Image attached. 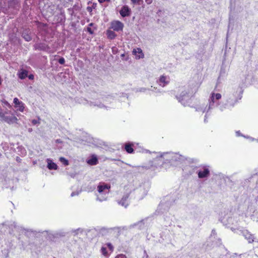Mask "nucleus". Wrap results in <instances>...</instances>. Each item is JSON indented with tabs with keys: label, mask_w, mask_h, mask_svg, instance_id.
<instances>
[{
	"label": "nucleus",
	"mask_w": 258,
	"mask_h": 258,
	"mask_svg": "<svg viewBox=\"0 0 258 258\" xmlns=\"http://www.w3.org/2000/svg\"><path fill=\"white\" fill-rule=\"evenodd\" d=\"M119 14L122 18L127 17L131 16L132 11L127 5H124L120 10Z\"/></svg>",
	"instance_id": "nucleus-23"
},
{
	"label": "nucleus",
	"mask_w": 258,
	"mask_h": 258,
	"mask_svg": "<svg viewBox=\"0 0 258 258\" xmlns=\"http://www.w3.org/2000/svg\"><path fill=\"white\" fill-rule=\"evenodd\" d=\"M95 189V187H90V189H89V191H92L94 189Z\"/></svg>",
	"instance_id": "nucleus-64"
},
{
	"label": "nucleus",
	"mask_w": 258,
	"mask_h": 258,
	"mask_svg": "<svg viewBox=\"0 0 258 258\" xmlns=\"http://www.w3.org/2000/svg\"><path fill=\"white\" fill-rule=\"evenodd\" d=\"M81 140V143L84 145L90 146L96 144L95 139L87 133L83 134Z\"/></svg>",
	"instance_id": "nucleus-15"
},
{
	"label": "nucleus",
	"mask_w": 258,
	"mask_h": 258,
	"mask_svg": "<svg viewBox=\"0 0 258 258\" xmlns=\"http://www.w3.org/2000/svg\"><path fill=\"white\" fill-rule=\"evenodd\" d=\"M257 198L258 195L255 196L253 199H251L250 201H248L247 210L245 212V215L246 217L253 216V213L255 212Z\"/></svg>",
	"instance_id": "nucleus-13"
},
{
	"label": "nucleus",
	"mask_w": 258,
	"mask_h": 258,
	"mask_svg": "<svg viewBox=\"0 0 258 258\" xmlns=\"http://www.w3.org/2000/svg\"><path fill=\"white\" fill-rule=\"evenodd\" d=\"M220 96L219 95H213L212 92L210 94L208 103L207 105L202 104L196 107L197 111L205 112V117H207L208 115H210L212 111L217 109V104L215 101L218 99Z\"/></svg>",
	"instance_id": "nucleus-7"
},
{
	"label": "nucleus",
	"mask_w": 258,
	"mask_h": 258,
	"mask_svg": "<svg viewBox=\"0 0 258 258\" xmlns=\"http://www.w3.org/2000/svg\"><path fill=\"white\" fill-rule=\"evenodd\" d=\"M110 188V185L103 182H99L97 188L99 195L96 194L97 196L96 200L100 202L106 201Z\"/></svg>",
	"instance_id": "nucleus-9"
},
{
	"label": "nucleus",
	"mask_w": 258,
	"mask_h": 258,
	"mask_svg": "<svg viewBox=\"0 0 258 258\" xmlns=\"http://www.w3.org/2000/svg\"><path fill=\"white\" fill-rule=\"evenodd\" d=\"M224 180L226 182L227 181H231L230 177L228 176H226L224 177Z\"/></svg>",
	"instance_id": "nucleus-60"
},
{
	"label": "nucleus",
	"mask_w": 258,
	"mask_h": 258,
	"mask_svg": "<svg viewBox=\"0 0 258 258\" xmlns=\"http://www.w3.org/2000/svg\"><path fill=\"white\" fill-rule=\"evenodd\" d=\"M91 230L89 229H84L79 228L76 229H72L70 231L71 233L74 236H78L81 235H87L88 233L90 232Z\"/></svg>",
	"instance_id": "nucleus-20"
},
{
	"label": "nucleus",
	"mask_w": 258,
	"mask_h": 258,
	"mask_svg": "<svg viewBox=\"0 0 258 258\" xmlns=\"http://www.w3.org/2000/svg\"><path fill=\"white\" fill-rule=\"evenodd\" d=\"M157 82L160 86L164 87L169 83V78L167 76L162 75Z\"/></svg>",
	"instance_id": "nucleus-28"
},
{
	"label": "nucleus",
	"mask_w": 258,
	"mask_h": 258,
	"mask_svg": "<svg viewBox=\"0 0 258 258\" xmlns=\"http://www.w3.org/2000/svg\"><path fill=\"white\" fill-rule=\"evenodd\" d=\"M5 113H3V110L1 108H0V117L2 118L3 116L4 115Z\"/></svg>",
	"instance_id": "nucleus-58"
},
{
	"label": "nucleus",
	"mask_w": 258,
	"mask_h": 258,
	"mask_svg": "<svg viewBox=\"0 0 258 258\" xmlns=\"http://www.w3.org/2000/svg\"><path fill=\"white\" fill-rule=\"evenodd\" d=\"M236 136L237 137H242L244 138V136H245V135H243L240 131H237L235 132Z\"/></svg>",
	"instance_id": "nucleus-49"
},
{
	"label": "nucleus",
	"mask_w": 258,
	"mask_h": 258,
	"mask_svg": "<svg viewBox=\"0 0 258 258\" xmlns=\"http://www.w3.org/2000/svg\"><path fill=\"white\" fill-rule=\"evenodd\" d=\"M2 82H3V79H2V77H1V76H0V86L2 84Z\"/></svg>",
	"instance_id": "nucleus-63"
},
{
	"label": "nucleus",
	"mask_w": 258,
	"mask_h": 258,
	"mask_svg": "<svg viewBox=\"0 0 258 258\" xmlns=\"http://www.w3.org/2000/svg\"><path fill=\"white\" fill-rule=\"evenodd\" d=\"M13 103L15 105V107L17 108V110L20 112H23L25 108V104L19 99L15 97L14 98Z\"/></svg>",
	"instance_id": "nucleus-25"
},
{
	"label": "nucleus",
	"mask_w": 258,
	"mask_h": 258,
	"mask_svg": "<svg viewBox=\"0 0 258 258\" xmlns=\"http://www.w3.org/2000/svg\"><path fill=\"white\" fill-rule=\"evenodd\" d=\"M124 150L127 153H133L134 151V149L133 148V144L131 143H128L125 144L124 146Z\"/></svg>",
	"instance_id": "nucleus-35"
},
{
	"label": "nucleus",
	"mask_w": 258,
	"mask_h": 258,
	"mask_svg": "<svg viewBox=\"0 0 258 258\" xmlns=\"http://www.w3.org/2000/svg\"><path fill=\"white\" fill-rule=\"evenodd\" d=\"M149 218H147L145 219L139 221L138 222L131 225L130 227L132 228L138 227L139 229H143L144 228L145 225L146 226H148L147 221L149 220Z\"/></svg>",
	"instance_id": "nucleus-26"
},
{
	"label": "nucleus",
	"mask_w": 258,
	"mask_h": 258,
	"mask_svg": "<svg viewBox=\"0 0 258 258\" xmlns=\"http://www.w3.org/2000/svg\"><path fill=\"white\" fill-rule=\"evenodd\" d=\"M196 87L190 89L188 87H182L180 88L179 93L175 96L176 99L183 106H189L191 103V98L197 91Z\"/></svg>",
	"instance_id": "nucleus-6"
},
{
	"label": "nucleus",
	"mask_w": 258,
	"mask_h": 258,
	"mask_svg": "<svg viewBox=\"0 0 258 258\" xmlns=\"http://www.w3.org/2000/svg\"><path fill=\"white\" fill-rule=\"evenodd\" d=\"M174 198L171 195L165 197L159 204L157 210L158 212L164 213L167 211L171 205L174 202Z\"/></svg>",
	"instance_id": "nucleus-10"
},
{
	"label": "nucleus",
	"mask_w": 258,
	"mask_h": 258,
	"mask_svg": "<svg viewBox=\"0 0 258 258\" xmlns=\"http://www.w3.org/2000/svg\"><path fill=\"white\" fill-rule=\"evenodd\" d=\"M55 56L58 58L57 60L59 64H64L65 63V59L63 57L58 55H55Z\"/></svg>",
	"instance_id": "nucleus-39"
},
{
	"label": "nucleus",
	"mask_w": 258,
	"mask_h": 258,
	"mask_svg": "<svg viewBox=\"0 0 258 258\" xmlns=\"http://www.w3.org/2000/svg\"><path fill=\"white\" fill-rule=\"evenodd\" d=\"M9 250L7 247L0 246V258H7L9 256Z\"/></svg>",
	"instance_id": "nucleus-31"
},
{
	"label": "nucleus",
	"mask_w": 258,
	"mask_h": 258,
	"mask_svg": "<svg viewBox=\"0 0 258 258\" xmlns=\"http://www.w3.org/2000/svg\"><path fill=\"white\" fill-rule=\"evenodd\" d=\"M99 3L101 4V3H104V2H109L110 1V0H98Z\"/></svg>",
	"instance_id": "nucleus-57"
},
{
	"label": "nucleus",
	"mask_w": 258,
	"mask_h": 258,
	"mask_svg": "<svg viewBox=\"0 0 258 258\" xmlns=\"http://www.w3.org/2000/svg\"><path fill=\"white\" fill-rule=\"evenodd\" d=\"M33 47L35 50L51 52L50 47L47 44L43 42L36 43L33 45Z\"/></svg>",
	"instance_id": "nucleus-16"
},
{
	"label": "nucleus",
	"mask_w": 258,
	"mask_h": 258,
	"mask_svg": "<svg viewBox=\"0 0 258 258\" xmlns=\"http://www.w3.org/2000/svg\"><path fill=\"white\" fill-rule=\"evenodd\" d=\"M128 198L129 194L126 193L122 196L121 200H117V203L119 205L124 207L125 208H126L129 205Z\"/></svg>",
	"instance_id": "nucleus-24"
},
{
	"label": "nucleus",
	"mask_w": 258,
	"mask_h": 258,
	"mask_svg": "<svg viewBox=\"0 0 258 258\" xmlns=\"http://www.w3.org/2000/svg\"><path fill=\"white\" fill-rule=\"evenodd\" d=\"M198 166L194 165H189L186 166L183 169V171L184 173H185L187 175H191L194 173H196L197 170H198Z\"/></svg>",
	"instance_id": "nucleus-22"
},
{
	"label": "nucleus",
	"mask_w": 258,
	"mask_h": 258,
	"mask_svg": "<svg viewBox=\"0 0 258 258\" xmlns=\"http://www.w3.org/2000/svg\"><path fill=\"white\" fill-rule=\"evenodd\" d=\"M132 3L134 4H139L140 5L141 3H143V0H131Z\"/></svg>",
	"instance_id": "nucleus-48"
},
{
	"label": "nucleus",
	"mask_w": 258,
	"mask_h": 258,
	"mask_svg": "<svg viewBox=\"0 0 258 258\" xmlns=\"http://www.w3.org/2000/svg\"><path fill=\"white\" fill-rule=\"evenodd\" d=\"M225 72H223L222 69H221L220 74V76L218 77L217 80V83H220V77L223 75V74H224Z\"/></svg>",
	"instance_id": "nucleus-52"
},
{
	"label": "nucleus",
	"mask_w": 258,
	"mask_h": 258,
	"mask_svg": "<svg viewBox=\"0 0 258 258\" xmlns=\"http://www.w3.org/2000/svg\"><path fill=\"white\" fill-rule=\"evenodd\" d=\"M113 100V98L111 95L104 96L101 98H99L98 100L94 101H90L89 102L84 99H81L82 102H79L80 103H89L90 106H97L100 108H107V105L111 103Z\"/></svg>",
	"instance_id": "nucleus-8"
},
{
	"label": "nucleus",
	"mask_w": 258,
	"mask_h": 258,
	"mask_svg": "<svg viewBox=\"0 0 258 258\" xmlns=\"http://www.w3.org/2000/svg\"><path fill=\"white\" fill-rule=\"evenodd\" d=\"M150 188L148 182H144L140 184L135 189V191L139 195V199H142L146 195Z\"/></svg>",
	"instance_id": "nucleus-12"
},
{
	"label": "nucleus",
	"mask_w": 258,
	"mask_h": 258,
	"mask_svg": "<svg viewBox=\"0 0 258 258\" xmlns=\"http://www.w3.org/2000/svg\"><path fill=\"white\" fill-rule=\"evenodd\" d=\"M149 88H146L144 87L140 88L137 90V92H145L146 90H149Z\"/></svg>",
	"instance_id": "nucleus-43"
},
{
	"label": "nucleus",
	"mask_w": 258,
	"mask_h": 258,
	"mask_svg": "<svg viewBox=\"0 0 258 258\" xmlns=\"http://www.w3.org/2000/svg\"><path fill=\"white\" fill-rule=\"evenodd\" d=\"M6 230L4 229V224L3 223L0 224V233H5Z\"/></svg>",
	"instance_id": "nucleus-47"
},
{
	"label": "nucleus",
	"mask_w": 258,
	"mask_h": 258,
	"mask_svg": "<svg viewBox=\"0 0 258 258\" xmlns=\"http://www.w3.org/2000/svg\"><path fill=\"white\" fill-rule=\"evenodd\" d=\"M209 115H208L207 116V117H206L205 116V118H204V122H205V123H207V122H208V119H208V116H209Z\"/></svg>",
	"instance_id": "nucleus-62"
},
{
	"label": "nucleus",
	"mask_w": 258,
	"mask_h": 258,
	"mask_svg": "<svg viewBox=\"0 0 258 258\" xmlns=\"http://www.w3.org/2000/svg\"><path fill=\"white\" fill-rule=\"evenodd\" d=\"M256 180V185L254 187V188L253 189V192H256V193H258V177H257V176L256 174H253V175H251L249 177L245 179L244 180V181L243 182V183H242V186L245 187V186H247V187H250V183L251 182H253L254 181V180Z\"/></svg>",
	"instance_id": "nucleus-14"
},
{
	"label": "nucleus",
	"mask_w": 258,
	"mask_h": 258,
	"mask_svg": "<svg viewBox=\"0 0 258 258\" xmlns=\"http://www.w3.org/2000/svg\"><path fill=\"white\" fill-rule=\"evenodd\" d=\"M106 245L107 248H108L109 249V250H110L111 251H112L113 250V246L111 243L108 242L106 244Z\"/></svg>",
	"instance_id": "nucleus-45"
},
{
	"label": "nucleus",
	"mask_w": 258,
	"mask_h": 258,
	"mask_svg": "<svg viewBox=\"0 0 258 258\" xmlns=\"http://www.w3.org/2000/svg\"><path fill=\"white\" fill-rule=\"evenodd\" d=\"M28 73L29 72L27 70L23 68H21L18 70L17 75L20 79L24 80L27 77Z\"/></svg>",
	"instance_id": "nucleus-29"
},
{
	"label": "nucleus",
	"mask_w": 258,
	"mask_h": 258,
	"mask_svg": "<svg viewBox=\"0 0 258 258\" xmlns=\"http://www.w3.org/2000/svg\"><path fill=\"white\" fill-rule=\"evenodd\" d=\"M94 26V23H90L88 24V26L86 28V31L91 35H93L94 33V30L92 28V27Z\"/></svg>",
	"instance_id": "nucleus-37"
},
{
	"label": "nucleus",
	"mask_w": 258,
	"mask_h": 258,
	"mask_svg": "<svg viewBox=\"0 0 258 258\" xmlns=\"http://www.w3.org/2000/svg\"><path fill=\"white\" fill-rule=\"evenodd\" d=\"M2 104L4 106H7L9 107V108H11L12 106L11 104L7 101V100L3 99L1 101Z\"/></svg>",
	"instance_id": "nucleus-40"
},
{
	"label": "nucleus",
	"mask_w": 258,
	"mask_h": 258,
	"mask_svg": "<svg viewBox=\"0 0 258 258\" xmlns=\"http://www.w3.org/2000/svg\"><path fill=\"white\" fill-rule=\"evenodd\" d=\"M115 258H126L124 254H119L117 255Z\"/></svg>",
	"instance_id": "nucleus-55"
},
{
	"label": "nucleus",
	"mask_w": 258,
	"mask_h": 258,
	"mask_svg": "<svg viewBox=\"0 0 258 258\" xmlns=\"http://www.w3.org/2000/svg\"><path fill=\"white\" fill-rule=\"evenodd\" d=\"M97 4L96 3H93L91 7H87V10L88 12L91 13L92 12L93 10L95 9L96 7Z\"/></svg>",
	"instance_id": "nucleus-41"
},
{
	"label": "nucleus",
	"mask_w": 258,
	"mask_h": 258,
	"mask_svg": "<svg viewBox=\"0 0 258 258\" xmlns=\"http://www.w3.org/2000/svg\"><path fill=\"white\" fill-rule=\"evenodd\" d=\"M101 252L102 254L104 256H106L108 254L107 248L106 247L102 246L101 248Z\"/></svg>",
	"instance_id": "nucleus-42"
},
{
	"label": "nucleus",
	"mask_w": 258,
	"mask_h": 258,
	"mask_svg": "<svg viewBox=\"0 0 258 258\" xmlns=\"http://www.w3.org/2000/svg\"><path fill=\"white\" fill-rule=\"evenodd\" d=\"M47 162V168L49 170H57L58 169V166L54 163L52 159L50 158H47L46 160Z\"/></svg>",
	"instance_id": "nucleus-30"
},
{
	"label": "nucleus",
	"mask_w": 258,
	"mask_h": 258,
	"mask_svg": "<svg viewBox=\"0 0 258 258\" xmlns=\"http://www.w3.org/2000/svg\"><path fill=\"white\" fill-rule=\"evenodd\" d=\"M39 33L43 36H47L49 34V30L46 25H43L42 26L39 27Z\"/></svg>",
	"instance_id": "nucleus-32"
},
{
	"label": "nucleus",
	"mask_w": 258,
	"mask_h": 258,
	"mask_svg": "<svg viewBox=\"0 0 258 258\" xmlns=\"http://www.w3.org/2000/svg\"><path fill=\"white\" fill-rule=\"evenodd\" d=\"M123 23L120 21L114 20L111 22L110 28L112 29L114 31H122L123 30Z\"/></svg>",
	"instance_id": "nucleus-17"
},
{
	"label": "nucleus",
	"mask_w": 258,
	"mask_h": 258,
	"mask_svg": "<svg viewBox=\"0 0 258 258\" xmlns=\"http://www.w3.org/2000/svg\"><path fill=\"white\" fill-rule=\"evenodd\" d=\"M220 220L224 226L227 228H230V225L232 223L233 219L229 216L224 217H222L221 216L220 218ZM230 229L234 233L239 235H242L248 241V243H252L254 241V236L251 234L246 229L242 227L237 228L230 227Z\"/></svg>",
	"instance_id": "nucleus-5"
},
{
	"label": "nucleus",
	"mask_w": 258,
	"mask_h": 258,
	"mask_svg": "<svg viewBox=\"0 0 258 258\" xmlns=\"http://www.w3.org/2000/svg\"><path fill=\"white\" fill-rule=\"evenodd\" d=\"M31 123L33 124V125H36L37 124V123H39V121L38 120H36V119H32V121H31Z\"/></svg>",
	"instance_id": "nucleus-54"
},
{
	"label": "nucleus",
	"mask_w": 258,
	"mask_h": 258,
	"mask_svg": "<svg viewBox=\"0 0 258 258\" xmlns=\"http://www.w3.org/2000/svg\"><path fill=\"white\" fill-rule=\"evenodd\" d=\"M22 37L27 42L32 40V32L29 28H23L21 32Z\"/></svg>",
	"instance_id": "nucleus-19"
},
{
	"label": "nucleus",
	"mask_w": 258,
	"mask_h": 258,
	"mask_svg": "<svg viewBox=\"0 0 258 258\" xmlns=\"http://www.w3.org/2000/svg\"><path fill=\"white\" fill-rule=\"evenodd\" d=\"M196 174L199 179L207 180L210 176V166L207 165L198 166Z\"/></svg>",
	"instance_id": "nucleus-11"
},
{
	"label": "nucleus",
	"mask_w": 258,
	"mask_h": 258,
	"mask_svg": "<svg viewBox=\"0 0 258 258\" xmlns=\"http://www.w3.org/2000/svg\"><path fill=\"white\" fill-rule=\"evenodd\" d=\"M80 192H81V191H73L71 194V196L72 197H73L76 196H78L80 194Z\"/></svg>",
	"instance_id": "nucleus-50"
},
{
	"label": "nucleus",
	"mask_w": 258,
	"mask_h": 258,
	"mask_svg": "<svg viewBox=\"0 0 258 258\" xmlns=\"http://www.w3.org/2000/svg\"><path fill=\"white\" fill-rule=\"evenodd\" d=\"M152 0H145V2L148 4L150 5L152 3Z\"/></svg>",
	"instance_id": "nucleus-59"
},
{
	"label": "nucleus",
	"mask_w": 258,
	"mask_h": 258,
	"mask_svg": "<svg viewBox=\"0 0 258 258\" xmlns=\"http://www.w3.org/2000/svg\"><path fill=\"white\" fill-rule=\"evenodd\" d=\"M190 213L192 218L195 220H200L202 217V210L197 206L194 207Z\"/></svg>",
	"instance_id": "nucleus-21"
},
{
	"label": "nucleus",
	"mask_w": 258,
	"mask_h": 258,
	"mask_svg": "<svg viewBox=\"0 0 258 258\" xmlns=\"http://www.w3.org/2000/svg\"><path fill=\"white\" fill-rule=\"evenodd\" d=\"M243 89L241 85H234L227 89L224 94V100H221L222 95L219 93L212 92L213 95H219L220 97L216 100L217 109L221 112L226 109L231 110L237 104L242 97Z\"/></svg>",
	"instance_id": "nucleus-2"
},
{
	"label": "nucleus",
	"mask_w": 258,
	"mask_h": 258,
	"mask_svg": "<svg viewBox=\"0 0 258 258\" xmlns=\"http://www.w3.org/2000/svg\"><path fill=\"white\" fill-rule=\"evenodd\" d=\"M216 235V232L215 229H213L211 232V236H215Z\"/></svg>",
	"instance_id": "nucleus-56"
},
{
	"label": "nucleus",
	"mask_w": 258,
	"mask_h": 258,
	"mask_svg": "<svg viewBox=\"0 0 258 258\" xmlns=\"http://www.w3.org/2000/svg\"><path fill=\"white\" fill-rule=\"evenodd\" d=\"M4 229L6 230V232H8L10 235H14V229L19 232H22L25 236L29 239V241L27 245L30 246L31 247L36 246L34 241H31L32 239V236H29L27 235V233L29 231H33L34 229L25 228L21 225H17V223L12 221H7L3 223Z\"/></svg>",
	"instance_id": "nucleus-4"
},
{
	"label": "nucleus",
	"mask_w": 258,
	"mask_h": 258,
	"mask_svg": "<svg viewBox=\"0 0 258 258\" xmlns=\"http://www.w3.org/2000/svg\"><path fill=\"white\" fill-rule=\"evenodd\" d=\"M165 220L167 222L166 224L168 225V226H170L172 224V220L170 219L169 218L166 217V218H165Z\"/></svg>",
	"instance_id": "nucleus-46"
},
{
	"label": "nucleus",
	"mask_w": 258,
	"mask_h": 258,
	"mask_svg": "<svg viewBox=\"0 0 258 258\" xmlns=\"http://www.w3.org/2000/svg\"><path fill=\"white\" fill-rule=\"evenodd\" d=\"M7 113V112H6L4 115L2 117V119L5 121L6 122L9 124H13L14 123H17L18 120L17 118L14 115L11 116H7L6 115V114Z\"/></svg>",
	"instance_id": "nucleus-27"
},
{
	"label": "nucleus",
	"mask_w": 258,
	"mask_h": 258,
	"mask_svg": "<svg viewBox=\"0 0 258 258\" xmlns=\"http://www.w3.org/2000/svg\"><path fill=\"white\" fill-rule=\"evenodd\" d=\"M114 229V228L102 227L100 230V233L102 235H106Z\"/></svg>",
	"instance_id": "nucleus-36"
},
{
	"label": "nucleus",
	"mask_w": 258,
	"mask_h": 258,
	"mask_svg": "<svg viewBox=\"0 0 258 258\" xmlns=\"http://www.w3.org/2000/svg\"><path fill=\"white\" fill-rule=\"evenodd\" d=\"M149 90H151V91H154V92H160V91L159 89H157V88L156 87H153L152 86L151 87V88Z\"/></svg>",
	"instance_id": "nucleus-53"
},
{
	"label": "nucleus",
	"mask_w": 258,
	"mask_h": 258,
	"mask_svg": "<svg viewBox=\"0 0 258 258\" xmlns=\"http://www.w3.org/2000/svg\"><path fill=\"white\" fill-rule=\"evenodd\" d=\"M16 160L18 162H21V161H22V159L19 157L18 156L16 157Z\"/></svg>",
	"instance_id": "nucleus-61"
},
{
	"label": "nucleus",
	"mask_w": 258,
	"mask_h": 258,
	"mask_svg": "<svg viewBox=\"0 0 258 258\" xmlns=\"http://www.w3.org/2000/svg\"><path fill=\"white\" fill-rule=\"evenodd\" d=\"M106 35L107 38L111 40L115 39L117 36L114 32V31H112L111 30H107L106 31Z\"/></svg>",
	"instance_id": "nucleus-34"
},
{
	"label": "nucleus",
	"mask_w": 258,
	"mask_h": 258,
	"mask_svg": "<svg viewBox=\"0 0 258 258\" xmlns=\"http://www.w3.org/2000/svg\"><path fill=\"white\" fill-rule=\"evenodd\" d=\"M59 161L64 166H68L69 165V160L63 157H60L59 158Z\"/></svg>",
	"instance_id": "nucleus-38"
},
{
	"label": "nucleus",
	"mask_w": 258,
	"mask_h": 258,
	"mask_svg": "<svg viewBox=\"0 0 258 258\" xmlns=\"http://www.w3.org/2000/svg\"><path fill=\"white\" fill-rule=\"evenodd\" d=\"M153 154L156 156L153 160L150 161L148 163L141 166L134 167V172L143 173L145 170L152 169L154 170L158 167L162 166L164 164H168L171 166H177L186 161L189 164L194 163L197 159L186 158L177 153L173 152H155Z\"/></svg>",
	"instance_id": "nucleus-1"
},
{
	"label": "nucleus",
	"mask_w": 258,
	"mask_h": 258,
	"mask_svg": "<svg viewBox=\"0 0 258 258\" xmlns=\"http://www.w3.org/2000/svg\"><path fill=\"white\" fill-rule=\"evenodd\" d=\"M86 162L90 166L96 165L99 163V159L97 155L91 154L86 159Z\"/></svg>",
	"instance_id": "nucleus-18"
},
{
	"label": "nucleus",
	"mask_w": 258,
	"mask_h": 258,
	"mask_svg": "<svg viewBox=\"0 0 258 258\" xmlns=\"http://www.w3.org/2000/svg\"><path fill=\"white\" fill-rule=\"evenodd\" d=\"M27 78H28V79L30 80H33L34 79V75L33 74H29V73H28V76Z\"/></svg>",
	"instance_id": "nucleus-51"
},
{
	"label": "nucleus",
	"mask_w": 258,
	"mask_h": 258,
	"mask_svg": "<svg viewBox=\"0 0 258 258\" xmlns=\"http://www.w3.org/2000/svg\"><path fill=\"white\" fill-rule=\"evenodd\" d=\"M67 233L63 229H59L56 231L50 230H34L33 231H29L27 233V235L32 236V239L36 240H42L43 237H45L47 240L55 242L60 238L64 237Z\"/></svg>",
	"instance_id": "nucleus-3"
},
{
	"label": "nucleus",
	"mask_w": 258,
	"mask_h": 258,
	"mask_svg": "<svg viewBox=\"0 0 258 258\" xmlns=\"http://www.w3.org/2000/svg\"><path fill=\"white\" fill-rule=\"evenodd\" d=\"M133 53L138 58H143L144 56L143 51L140 48H137L136 49H134Z\"/></svg>",
	"instance_id": "nucleus-33"
},
{
	"label": "nucleus",
	"mask_w": 258,
	"mask_h": 258,
	"mask_svg": "<svg viewBox=\"0 0 258 258\" xmlns=\"http://www.w3.org/2000/svg\"><path fill=\"white\" fill-rule=\"evenodd\" d=\"M244 138L248 139L250 142H253L256 140V139L248 136H244Z\"/></svg>",
	"instance_id": "nucleus-44"
}]
</instances>
